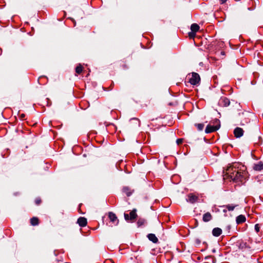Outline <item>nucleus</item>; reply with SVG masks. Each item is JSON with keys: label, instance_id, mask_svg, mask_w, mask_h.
<instances>
[{"label": "nucleus", "instance_id": "nucleus-5", "mask_svg": "<svg viewBox=\"0 0 263 263\" xmlns=\"http://www.w3.org/2000/svg\"><path fill=\"white\" fill-rule=\"evenodd\" d=\"M108 217L111 222H112L115 225L118 224L119 220L116 216V214L113 212H110L108 213Z\"/></svg>", "mask_w": 263, "mask_h": 263}, {"label": "nucleus", "instance_id": "nucleus-1", "mask_svg": "<svg viewBox=\"0 0 263 263\" xmlns=\"http://www.w3.org/2000/svg\"><path fill=\"white\" fill-rule=\"evenodd\" d=\"M224 175L234 181H242L247 176L246 167L239 163H234L228 167L224 172Z\"/></svg>", "mask_w": 263, "mask_h": 263}, {"label": "nucleus", "instance_id": "nucleus-17", "mask_svg": "<svg viewBox=\"0 0 263 263\" xmlns=\"http://www.w3.org/2000/svg\"><path fill=\"white\" fill-rule=\"evenodd\" d=\"M30 222L32 226H37L39 224V219L37 217H33L30 219Z\"/></svg>", "mask_w": 263, "mask_h": 263}, {"label": "nucleus", "instance_id": "nucleus-26", "mask_svg": "<svg viewBox=\"0 0 263 263\" xmlns=\"http://www.w3.org/2000/svg\"><path fill=\"white\" fill-rule=\"evenodd\" d=\"M227 0H220L221 3L223 4Z\"/></svg>", "mask_w": 263, "mask_h": 263}, {"label": "nucleus", "instance_id": "nucleus-11", "mask_svg": "<svg viewBox=\"0 0 263 263\" xmlns=\"http://www.w3.org/2000/svg\"><path fill=\"white\" fill-rule=\"evenodd\" d=\"M253 169L257 171H260L263 170V163L259 162L257 164H255L253 166Z\"/></svg>", "mask_w": 263, "mask_h": 263}, {"label": "nucleus", "instance_id": "nucleus-30", "mask_svg": "<svg viewBox=\"0 0 263 263\" xmlns=\"http://www.w3.org/2000/svg\"><path fill=\"white\" fill-rule=\"evenodd\" d=\"M221 54H223V55H224V52L223 51H221Z\"/></svg>", "mask_w": 263, "mask_h": 263}, {"label": "nucleus", "instance_id": "nucleus-20", "mask_svg": "<svg viewBox=\"0 0 263 263\" xmlns=\"http://www.w3.org/2000/svg\"><path fill=\"white\" fill-rule=\"evenodd\" d=\"M145 222V220L144 219L140 218L137 222V224L139 227H140L143 225Z\"/></svg>", "mask_w": 263, "mask_h": 263}, {"label": "nucleus", "instance_id": "nucleus-7", "mask_svg": "<svg viewBox=\"0 0 263 263\" xmlns=\"http://www.w3.org/2000/svg\"><path fill=\"white\" fill-rule=\"evenodd\" d=\"M234 134L236 138H240L243 135V130L240 127H236L234 130Z\"/></svg>", "mask_w": 263, "mask_h": 263}, {"label": "nucleus", "instance_id": "nucleus-25", "mask_svg": "<svg viewBox=\"0 0 263 263\" xmlns=\"http://www.w3.org/2000/svg\"><path fill=\"white\" fill-rule=\"evenodd\" d=\"M41 202V200L40 199L37 198L35 200V202L37 205H39Z\"/></svg>", "mask_w": 263, "mask_h": 263}, {"label": "nucleus", "instance_id": "nucleus-31", "mask_svg": "<svg viewBox=\"0 0 263 263\" xmlns=\"http://www.w3.org/2000/svg\"><path fill=\"white\" fill-rule=\"evenodd\" d=\"M209 257V256H206V257H205V259H208Z\"/></svg>", "mask_w": 263, "mask_h": 263}, {"label": "nucleus", "instance_id": "nucleus-23", "mask_svg": "<svg viewBox=\"0 0 263 263\" xmlns=\"http://www.w3.org/2000/svg\"><path fill=\"white\" fill-rule=\"evenodd\" d=\"M260 227L258 224H256L255 226V230L256 231V232H258L259 231Z\"/></svg>", "mask_w": 263, "mask_h": 263}, {"label": "nucleus", "instance_id": "nucleus-32", "mask_svg": "<svg viewBox=\"0 0 263 263\" xmlns=\"http://www.w3.org/2000/svg\"><path fill=\"white\" fill-rule=\"evenodd\" d=\"M213 252H215V250H213Z\"/></svg>", "mask_w": 263, "mask_h": 263}, {"label": "nucleus", "instance_id": "nucleus-9", "mask_svg": "<svg viewBox=\"0 0 263 263\" xmlns=\"http://www.w3.org/2000/svg\"><path fill=\"white\" fill-rule=\"evenodd\" d=\"M212 219V216L209 212H206L203 215L202 220L204 222H209Z\"/></svg>", "mask_w": 263, "mask_h": 263}, {"label": "nucleus", "instance_id": "nucleus-13", "mask_svg": "<svg viewBox=\"0 0 263 263\" xmlns=\"http://www.w3.org/2000/svg\"><path fill=\"white\" fill-rule=\"evenodd\" d=\"M246 220V219L244 215H240L236 217V223L237 224H240V223L245 222Z\"/></svg>", "mask_w": 263, "mask_h": 263}, {"label": "nucleus", "instance_id": "nucleus-29", "mask_svg": "<svg viewBox=\"0 0 263 263\" xmlns=\"http://www.w3.org/2000/svg\"><path fill=\"white\" fill-rule=\"evenodd\" d=\"M215 261H216L215 258H214V259H213V263H215Z\"/></svg>", "mask_w": 263, "mask_h": 263}, {"label": "nucleus", "instance_id": "nucleus-14", "mask_svg": "<svg viewBox=\"0 0 263 263\" xmlns=\"http://www.w3.org/2000/svg\"><path fill=\"white\" fill-rule=\"evenodd\" d=\"M237 206H238L237 204H229L226 205H223L222 207L226 208L229 211H232Z\"/></svg>", "mask_w": 263, "mask_h": 263}, {"label": "nucleus", "instance_id": "nucleus-6", "mask_svg": "<svg viewBox=\"0 0 263 263\" xmlns=\"http://www.w3.org/2000/svg\"><path fill=\"white\" fill-rule=\"evenodd\" d=\"M198 199V196H196L195 195L193 194H189L187 196L186 200L187 202H189L191 203H194L197 201Z\"/></svg>", "mask_w": 263, "mask_h": 263}, {"label": "nucleus", "instance_id": "nucleus-4", "mask_svg": "<svg viewBox=\"0 0 263 263\" xmlns=\"http://www.w3.org/2000/svg\"><path fill=\"white\" fill-rule=\"evenodd\" d=\"M137 216V215L136 214V210L134 209L133 210L129 213V216L127 214H124V218L126 220H131L133 221L135 220Z\"/></svg>", "mask_w": 263, "mask_h": 263}, {"label": "nucleus", "instance_id": "nucleus-3", "mask_svg": "<svg viewBox=\"0 0 263 263\" xmlns=\"http://www.w3.org/2000/svg\"><path fill=\"white\" fill-rule=\"evenodd\" d=\"M200 78L199 75L195 72L192 73L191 77L189 79V82L193 85H197L199 83Z\"/></svg>", "mask_w": 263, "mask_h": 263}, {"label": "nucleus", "instance_id": "nucleus-2", "mask_svg": "<svg viewBox=\"0 0 263 263\" xmlns=\"http://www.w3.org/2000/svg\"><path fill=\"white\" fill-rule=\"evenodd\" d=\"M213 123L215 124V125H212L209 124L205 128V132L206 133H211L217 130L220 127V121L218 119H215L213 121Z\"/></svg>", "mask_w": 263, "mask_h": 263}, {"label": "nucleus", "instance_id": "nucleus-10", "mask_svg": "<svg viewBox=\"0 0 263 263\" xmlns=\"http://www.w3.org/2000/svg\"><path fill=\"white\" fill-rule=\"evenodd\" d=\"M222 233V230L219 228H214L212 231V234L214 236L218 237Z\"/></svg>", "mask_w": 263, "mask_h": 263}, {"label": "nucleus", "instance_id": "nucleus-8", "mask_svg": "<svg viewBox=\"0 0 263 263\" xmlns=\"http://www.w3.org/2000/svg\"><path fill=\"white\" fill-rule=\"evenodd\" d=\"M77 223L79 224L80 227H85L87 224V219L84 217H80L78 219Z\"/></svg>", "mask_w": 263, "mask_h": 263}, {"label": "nucleus", "instance_id": "nucleus-27", "mask_svg": "<svg viewBox=\"0 0 263 263\" xmlns=\"http://www.w3.org/2000/svg\"><path fill=\"white\" fill-rule=\"evenodd\" d=\"M227 210H227V209H223V213H226V212H227Z\"/></svg>", "mask_w": 263, "mask_h": 263}, {"label": "nucleus", "instance_id": "nucleus-18", "mask_svg": "<svg viewBox=\"0 0 263 263\" xmlns=\"http://www.w3.org/2000/svg\"><path fill=\"white\" fill-rule=\"evenodd\" d=\"M248 246L246 242H241L239 243V248L240 249H243L248 248Z\"/></svg>", "mask_w": 263, "mask_h": 263}, {"label": "nucleus", "instance_id": "nucleus-15", "mask_svg": "<svg viewBox=\"0 0 263 263\" xmlns=\"http://www.w3.org/2000/svg\"><path fill=\"white\" fill-rule=\"evenodd\" d=\"M220 103L224 106H228L230 104V101L226 98H223L220 99Z\"/></svg>", "mask_w": 263, "mask_h": 263}, {"label": "nucleus", "instance_id": "nucleus-22", "mask_svg": "<svg viewBox=\"0 0 263 263\" xmlns=\"http://www.w3.org/2000/svg\"><path fill=\"white\" fill-rule=\"evenodd\" d=\"M196 126L199 130H202L204 127V125L203 124H198Z\"/></svg>", "mask_w": 263, "mask_h": 263}, {"label": "nucleus", "instance_id": "nucleus-21", "mask_svg": "<svg viewBox=\"0 0 263 263\" xmlns=\"http://www.w3.org/2000/svg\"><path fill=\"white\" fill-rule=\"evenodd\" d=\"M123 192L127 196H129L132 194V193L129 191L128 188L126 187L123 188Z\"/></svg>", "mask_w": 263, "mask_h": 263}, {"label": "nucleus", "instance_id": "nucleus-16", "mask_svg": "<svg viewBox=\"0 0 263 263\" xmlns=\"http://www.w3.org/2000/svg\"><path fill=\"white\" fill-rule=\"evenodd\" d=\"M191 29L193 32V34L198 31L199 26L197 24H193L191 26Z\"/></svg>", "mask_w": 263, "mask_h": 263}, {"label": "nucleus", "instance_id": "nucleus-24", "mask_svg": "<svg viewBox=\"0 0 263 263\" xmlns=\"http://www.w3.org/2000/svg\"><path fill=\"white\" fill-rule=\"evenodd\" d=\"M182 142H183L182 139H178L176 141V142L178 144H180L182 143Z\"/></svg>", "mask_w": 263, "mask_h": 263}, {"label": "nucleus", "instance_id": "nucleus-19", "mask_svg": "<svg viewBox=\"0 0 263 263\" xmlns=\"http://www.w3.org/2000/svg\"><path fill=\"white\" fill-rule=\"evenodd\" d=\"M82 70H83V67L81 65H79V66H78L76 68V72L78 74L81 73L82 72Z\"/></svg>", "mask_w": 263, "mask_h": 263}, {"label": "nucleus", "instance_id": "nucleus-28", "mask_svg": "<svg viewBox=\"0 0 263 263\" xmlns=\"http://www.w3.org/2000/svg\"><path fill=\"white\" fill-rule=\"evenodd\" d=\"M21 117L22 118H23L25 117V115L24 114H22Z\"/></svg>", "mask_w": 263, "mask_h": 263}, {"label": "nucleus", "instance_id": "nucleus-12", "mask_svg": "<svg viewBox=\"0 0 263 263\" xmlns=\"http://www.w3.org/2000/svg\"><path fill=\"white\" fill-rule=\"evenodd\" d=\"M147 237L150 241H152L154 243H157L158 241V238L154 234H149L147 235Z\"/></svg>", "mask_w": 263, "mask_h": 263}]
</instances>
